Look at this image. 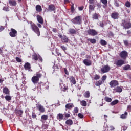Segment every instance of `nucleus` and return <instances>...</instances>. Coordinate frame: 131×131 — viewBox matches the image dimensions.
Masks as SVG:
<instances>
[{
	"instance_id": "1",
	"label": "nucleus",
	"mask_w": 131,
	"mask_h": 131,
	"mask_svg": "<svg viewBox=\"0 0 131 131\" xmlns=\"http://www.w3.org/2000/svg\"><path fill=\"white\" fill-rule=\"evenodd\" d=\"M30 24L31 30L36 33L37 36H40V30L39 28H41L42 27L41 24L37 23L36 25L34 23L30 21Z\"/></svg>"
},
{
	"instance_id": "2",
	"label": "nucleus",
	"mask_w": 131,
	"mask_h": 131,
	"mask_svg": "<svg viewBox=\"0 0 131 131\" xmlns=\"http://www.w3.org/2000/svg\"><path fill=\"white\" fill-rule=\"evenodd\" d=\"M41 77H42V74L40 72H37L35 75L32 77L31 81L34 84H37Z\"/></svg>"
},
{
	"instance_id": "3",
	"label": "nucleus",
	"mask_w": 131,
	"mask_h": 131,
	"mask_svg": "<svg viewBox=\"0 0 131 131\" xmlns=\"http://www.w3.org/2000/svg\"><path fill=\"white\" fill-rule=\"evenodd\" d=\"M121 26L123 27V29H129L131 28V22H127L126 20L123 19Z\"/></svg>"
},
{
	"instance_id": "4",
	"label": "nucleus",
	"mask_w": 131,
	"mask_h": 131,
	"mask_svg": "<svg viewBox=\"0 0 131 131\" xmlns=\"http://www.w3.org/2000/svg\"><path fill=\"white\" fill-rule=\"evenodd\" d=\"M82 18L81 16H77L75 18L72 19L71 21L73 24L79 25L81 24Z\"/></svg>"
},
{
	"instance_id": "5",
	"label": "nucleus",
	"mask_w": 131,
	"mask_h": 131,
	"mask_svg": "<svg viewBox=\"0 0 131 131\" xmlns=\"http://www.w3.org/2000/svg\"><path fill=\"white\" fill-rule=\"evenodd\" d=\"M86 33L88 35H90L91 36H96V35H98V32L96 30L91 28L87 30Z\"/></svg>"
},
{
	"instance_id": "6",
	"label": "nucleus",
	"mask_w": 131,
	"mask_h": 131,
	"mask_svg": "<svg viewBox=\"0 0 131 131\" xmlns=\"http://www.w3.org/2000/svg\"><path fill=\"white\" fill-rule=\"evenodd\" d=\"M119 56L121 57V59H123V60H126V58L128 57V53L124 50L120 52Z\"/></svg>"
},
{
	"instance_id": "7",
	"label": "nucleus",
	"mask_w": 131,
	"mask_h": 131,
	"mask_svg": "<svg viewBox=\"0 0 131 131\" xmlns=\"http://www.w3.org/2000/svg\"><path fill=\"white\" fill-rule=\"evenodd\" d=\"M9 35L11 37H17L18 32L15 29L11 28L9 32Z\"/></svg>"
},
{
	"instance_id": "8",
	"label": "nucleus",
	"mask_w": 131,
	"mask_h": 131,
	"mask_svg": "<svg viewBox=\"0 0 131 131\" xmlns=\"http://www.w3.org/2000/svg\"><path fill=\"white\" fill-rule=\"evenodd\" d=\"M114 64L118 67H121L122 65H124V64H125V61L123 59H119L118 60H115Z\"/></svg>"
},
{
	"instance_id": "9",
	"label": "nucleus",
	"mask_w": 131,
	"mask_h": 131,
	"mask_svg": "<svg viewBox=\"0 0 131 131\" xmlns=\"http://www.w3.org/2000/svg\"><path fill=\"white\" fill-rule=\"evenodd\" d=\"M36 107L37 110H38V111H39V112L41 113H45V112H46L45 107H43V106H42L41 104L37 103L36 104Z\"/></svg>"
},
{
	"instance_id": "10",
	"label": "nucleus",
	"mask_w": 131,
	"mask_h": 131,
	"mask_svg": "<svg viewBox=\"0 0 131 131\" xmlns=\"http://www.w3.org/2000/svg\"><path fill=\"white\" fill-rule=\"evenodd\" d=\"M58 36L63 43H68L69 42V39H68V37L66 35H59Z\"/></svg>"
},
{
	"instance_id": "11",
	"label": "nucleus",
	"mask_w": 131,
	"mask_h": 131,
	"mask_svg": "<svg viewBox=\"0 0 131 131\" xmlns=\"http://www.w3.org/2000/svg\"><path fill=\"white\" fill-rule=\"evenodd\" d=\"M111 68L109 66H104L101 69V71L102 73H107V72H109L110 71Z\"/></svg>"
},
{
	"instance_id": "12",
	"label": "nucleus",
	"mask_w": 131,
	"mask_h": 131,
	"mask_svg": "<svg viewBox=\"0 0 131 131\" xmlns=\"http://www.w3.org/2000/svg\"><path fill=\"white\" fill-rule=\"evenodd\" d=\"M60 81L61 83H60L59 84L60 88H61L63 92H66V91L68 90V86H67V85L64 84V83H63V81H62V80H61Z\"/></svg>"
},
{
	"instance_id": "13",
	"label": "nucleus",
	"mask_w": 131,
	"mask_h": 131,
	"mask_svg": "<svg viewBox=\"0 0 131 131\" xmlns=\"http://www.w3.org/2000/svg\"><path fill=\"white\" fill-rule=\"evenodd\" d=\"M119 83H118V81L116 80H112L110 82V85L111 88H115V86H117Z\"/></svg>"
},
{
	"instance_id": "14",
	"label": "nucleus",
	"mask_w": 131,
	"mask_h": 131,
	"mask_svg": "<svg viewBox=\"0 0 131 131\" xmlns=\"http://www.w3.org/2000/svg\"><path fill=\"white\" fill-rule=\"evenodd\" d=\"M48 11L49 12H55L56 11V6L54 4H50L48 6Z\"/></svg>"
},
{
	"instance_id": "15",
	"label": "nucleus",
	"mask_w": 131,
	"mask_h": 131,
	"mask_svg": "<svg viewBox=\"0 0 131 131\" xmlns=\"http://www.w3.org/2000/svg\"><path fill=\"white\" fill-rule=\"evenodd\" d=\"M83 63L85 66H92V60H90L88 59H84Z\"/></svg>"
},
{
	"instance_id": "16",
	"label": "nucleus",
	"mask_w": 131,
	"mask_h": 131,
	"mask_svg": "<svg viewBox=\"0 0 131 131\" xmlns=\"http://www.w3.org/2000/svg\"><path fill=\"white\" fill-rule=\"evenodd\" d=\"M37 21L40 24H42V25L43 24V18H42V16L39 15H37Z\"/></svg>"
},
{
	"instance_id": "17",
	"label": "nucleus",
	"mask_w": 131,
	"mask_h": 131,
	"mask_svg": "<svg viewBox=\"0 0 131 131\" xmlns=\"http://www.w3.org/2000/svg\"><path fill=\"white\" fill-rule=\"evenodd\" d=\"M96 5L95 4H90L89 6V13H92V11H95Z\"/></svg>"
},
{
	"instance_id": "18",
	"label": "nucleus",
	"mask_w": 131,
	"mask_h": 131,
	"mask_svg": "<svg viewBox=\"0 0 131 131\" xmlns=\"http://www.w3.org/2000/svg\"><path fill=\"white\" fill-rule=\"evenodd\" d=\"M3 93L5 95H10V90L8 87H4L3 89Z\"/></svg>"
},
{
	"instance_id": "19",
	"label": "nucleus",
	"mask_w": 131,
	"mask_h": 131,
	"mask_svg": "<svg viewBox=\"0 0 131 131\" xmlns=\"http://www.w3.org/2000/svg\"><path fill=\"white\" fill-rule=\"evenodd\" d=\"M64 119V115L62 113H59L57 114V119L61 121V120H63Z\"/></svg>"
},
{
	"instance_id": "20",
	"label": "nucleus",
	"mask_w": 131,
	"mask_h": 131,
	"mask_svg": "<svg viewBox=\"0 0 131 131\" xmlns=\"http://www.w3.org/2000/svg\"><path fill=\"white\" fill-rule=\"evenodd\" d=\"M15 114H16L17 116H19V117H21V116H22V115L23 114V111L21 110H16L15 111Z\"/></svg>"
},
{
	"instance_id": "21",
	"label": "nucleus",
	"mask_w": 131,
	"mask_h": 131,
	"mask_svg": "<svg viewBox=\"0 0 131 131\" xmlns=\"http://www.w3.org/2000/svg\"><path fill=\"white\" fill-rule=\"evenodd\" d=\"M118 13L117 12H114L112 13L111 17L113 19H114L115 20H116V19H118Z\"/></svg>"
},
{
	"instance_id": "22",
	"label": "nucleus",
	"mask_w": 131,
	"mask_h": 131,
	"mask_svg": "<svg viewBox=\"0 0 131 131\" xmlns=\"http://www.w3.org/2000/svg\"><path fill=\"white\" fill-rule=\"evenodd\" d=\"M73 107H74L73 103H67L66 105V110H67V109L71 110V108H73Z\"/></svg>"
},
{
	"instance_id": "23",
	"label": "nucleus",
	"mask_w": 131,
	"mask_h": 131,
	"mask_svg": "<svg viewBox=\"0 0 131 131\" xmlns=\"http://www.w3.org/2000/svg\"><path fill=\"white\" fill-rule=\"evenodd\" d=\"M69 80L71 83L73 84H76V80H75V78L73 76H71L69 77Z\"/></svg>"
},
{
	"instance_id": "24",
	"label": "nucleus",
	"mask_w": 131,
	"mask_h": 131,
	"mask_svg": "<svg viewBox=\"0 0 131 131\" xmlns=\"http://www.w3.org/2000/svg\"><path fill=\"white\" fill-rule=\"evenodd\" d=\"M24 68H25V70H30L31 68L30 63H29V62H27V63H25Z\"/></svg>"
},
{
	"instance_id": "25",
	"label": "nucleus",
	"mask_w": 131,
	"mask_h": 131,
	"mask_svg": "<svg viewBox=\"0 0 131 131\" xmlns=\"http://www.w3.org/2000/svg\"><path fill=\"white\" fill-rule=\"evenodd\" d=\"M9 4L13 7L17 6V2H16V0H9Z\"/></svg>"
},
{
	"instance_id": "26",
	"label": "nucleus",
	"mask_w": 131,
	"mask_h": 131,
	"mask_svg": "<svg viewBox=\"0 0 131 131\" xmlns=\"http://www.w3.org/2000/svg\"><path fill=\"white\" fill-rule=\"evenodd\" d=\"M128 114V113L127 112H125L120 116V118H121V119H126Z\"/></svg>"
},
{
	"instance_id": "27",
	"label": "nucleus",
	"mask_w": 131,
	"mask_h": 131,
	"mask_svg": "<svg viewBox=\"0 0 131 131\" xmlns=\"http://www.w3.org/2000/svg\"><path fill=\"white\" fill-rule=\"evenodd\" d=\"M36 11L38 12V13H40L41 11H42V8H41V6L40 5H36Z\"/></svg>"
},
{
	"instance_id": "28",
	"label": "nucleus",
	"mask_w": 131,
	"mask_h": 131,
	"mask_svg": "<svg viewBox=\"0 0 131 131\" xmlns=\"http://www.w3.org/2000/svg\"><path fill=\"white\" fill-rule=\"evenodd\" d=\"M116 93H121L122 92V88L119 86H117L114 89Z\"/></svg>"
},
{
	"instance_id": "29",
	"label": "nucleus",
	"mask_w": 131,
	"mask_h": 131,
	"mask_svg": "<svg viewBox=\"0 0 131 131\" xmlns=\"http://www.w3.org/2000/svg\"><path fill=\"white\" fill-rule=\"evenodd\" d=\"M99 16H100L99 14L95 13L94 14H93L92 18L94 20H98L99 19Z\"/></svg>"
},
{
	"instance_id": "30",
	"label": "nucleus",
	"mask_w": 131,
	"mask_h": 131,
	"mask_svg": "<svg viewBox=\"0 0 131 131\" xmlns=\"http://www.w3.org/2000/svg\"><path fill=\"white\" fill-rule=\"evenodd\" d=\"M123 70L127 71V70H131V67L129 64H126V66L123 67Z\"/></svg>"
},
{
	"instance_id": "31",
	"label": "nucleus",
	"mask_w": 131,
	"mask_h": 131,
	"mask_svg": "<svg viewBox=\"0 0 131 131\" xmlns=\"http://www.w3.org/2000/svg\"><path fill=\"white\" fill-rule=\"evenodd\" d=\"M101 2L102 4H103V7L106 8L107 6H108V1L107 0H101Z\"/></svg>"
},
{
	"instance_id": "32",
	"label": "nucleus",
	"mask_w": 131,
	"mask_h": 131,
	"mask_svg": "<svg viewBox=\"0 0 131 131\" xmlns=\"http://www.w3.org/2000/svg\"><path fill=\"white\" fill-rule=\"evenodd\" d=\"M66 124L67 125H72V124H73V121H72V120L71 119L67 120L66 121Z\"/></svg>"
},
{
	"instance_id": "33",
	"label": "nucleus",
	"mask_w": 131,
	"mask_h": 131,
	"mask_svg": "<svg viewBox=\"0 0 131 131\" xmlns=\"http://www.w3.org/2000/svg\"><path fill=\"white\" fill-rule=\"evenodd\" d=\"M90 96H91V93H90V91H86L84 93V97L85 98H90Z\"/></svg>"
},
{
	"instance_id": "34",
	"label": "nucleus",
	"mask_w": 131,
	"mask_h": 131,
	"mask_svg": "<svg viewBox=\"0 0 131 131\" xmlns=\"http://www.w3.org/2000/svg\"><path fill=\"white\" fill-rule=\"evenodd\" d=\"M102 84H103V81L101 80H99L95 83V85L96 86H100V85H102Z\"/></svg>"
},
{
	"instance_id": "35",
	"label": "nucleus",
	"mask_w": 131,
	"mask_h": 131,
	"mask_svg": "<svg viewBox=\"0 0 131 131\" xmlns=\"http://www.w3.org/2000/svg\"><path fill=\"white\" fill-rule=\"evenodd\" d=\"M88 41H90L91 43H93V45H95L96 42H97V41L96 40V39H92V38H89L87 39Z\"/></svg>"
},
{
	"instance_id": "36",
	"label": "nucleus",
	"mask_w": 131,
	"mask_h": 131,
	"mask_svg": "<svg viewBox=\"0 0 131 131\" xmlns=\"http://www.w3.org/2000/svg\"><path fill=\"white\" fill-rule=\"evenodd\" d=\"M119 101L118 100L116 99L114 101H113L111 103L110 105L111 106H114V105H116V104H118Z\"/></svg>"
},
{
	"instance_id": "37",
	"label": "nucleus",
	"mask_w": 131,
	"mask_h": 131,
	"mask_svg": "<svg viewBox=\"0 0 131 131\" xmlns=\"http://www.w3.org/2000/svg\"><path fill=\"white\" fill-rule=\"evenodd\" d=\"M69 32L70 34H75V33H76V30L74 29H70L69 30Z\"/></svg>"
},
{
	"instance_id": "38",
	"label": "nucleus",
	"mask_w": 131,
	"mask_h": 131,
	"mask_svg": "<svg viewBox=\"0 0 131 131\" xmlns=\"http://www.w3.org/2000/svg\"><path fill=\"white\" fill-rule=\"evenodd\" d=\"M38 57H39V55L34 54L32 56L33 60H35V61H37L38 60Z\"/></svg>"
},
{
	"instance_id": "39",
	"label": "nucleus",
	"mask_w": 131,
	"mask_h": 131,
	"mask_svg": "<svg viewBox=\"0 0 131 131\" xmlns=\"http://www.w3.org/2000/svg\"><path fill=\"white\" fill-rule=\"evenodd\" d=\"M104 100L105 101V102H107L108 103H110V102H112V99L107 96H105L104 97Z\"/></svg>"
},
{
	"instance_id": "40",
	"label": "nucleus",
	"mask_w": 131,
	"mask_h": 131,
	"mask_svg": "<svg viewBox=\"0 0 131 131\" xmlns=\"http://www.w3.org/2000/svg\"><path fill=\"white\" fill-rule=\"evenodd\" d=\"M100 43L101 45V46H107V41H106L105 40H101Z\"/></svg>"
},
{
	"instance_id": "41",
	"label": "nucleus",
	"mask_w": 131,
	"mask_h": 131,
	"mask_svg": "<svg viewBox=\"0 0 131 131\" xmlns=\"http://www.w3.org/2000/svg\"><path fill=\"white\" fill-rule=\"evenodd\" d=\"M49 116L47 115H43L41 117V119L42 120H48Z\"/></svg>"
},
{
	"instance_id": "42",
	"label": "nucleus",
	"mask_w": 131,
	"mask_h": 131,
	"mask_svg": "<svg viewBox=\"0 0 131 131\" xmlns=\"http://www.w3.org/2000/svg\"><path fill=\"white\" fill-rule=\"evenodd\" d=\"M5 100H6L8 102H10L12 100V97L9 95H6L5 96Z\"/></svg>"
},
{
	"instance_id": "43",
	"label": "nucleus",
	"mask_w": 131,
	"mask_h": 131,
	"mask_svg": "<svg viewBox=\"0 0 131 131\" xmlns=\"http://www.w3.org/2000/svg\"><path fill=\"white\" fill-rule=\"evenodd\" d=\"M80 104L81 106H83V107H85V106H86L87 105V103L86 101H85V100H82L80 101Z\"/></svg>"
},
{
	"instance_id": "44",
	"label": "nucleus",
	"mask_w": 131,
	"mask_h": 131,
	"mask_svg": "<svg viewBox=\"0 0 131 131\" xmlns=\"http://www.w3.org/2000/svg\"><path fill=\"white\" fill-rule=\"evenodd\" d=\"M78 117H79V118H80L81 119L84 118V115H83V114H82L81 113H79L78 114Z\"/></svg>"
},
{
	"instance_id": "45",
	"label": "nucleus",
	"mask_w": 131,
	"mask_h": 131,
	"mask_svg": "<svg viewBox=\"0 0 131 131\" xmlns=\"http://www.w3.org/2000/svg\"><path fill=\"white\" fill-rule=\"evenodd\" d=\"M123 42H124V45H125L126 47H128L129 46V43H128V40H124Z\"/></svg>"
},
{
	"instance_id": "46",
	"label": "nucleus",
	"mask_w": 131,
	"mask_h": 131,
	"mask_svg": "<svg viewBox=\"0 0 131 131\" xmlns=\"http://www.w3.org/2000/svg\"><path fill=\"white\" fill-rule=\"evenodd\" d=\"M130 6H131V4L129 1H127L125 3V6L127 7V8H130Z\"/></svg>"
},
{
	"instance_id": "47",
	"label": "nucleus",
	"mask_w": 131,
	"mask_h": 131,
	"mask_svg": "<svg viewBox=\"0 0 131 131\" xmlns=\"http://www.w3.org/2000/svg\"><path fill=\"white\" fill-rule=\"evenodd\" d=\"M73 113H74L75 114H76L77 113H78V107H76L74 108L73 110Z\"/></svg>"
},
{
	"instance_id": "48",
	"label": "nucleus",
	"mask_w": 131,
	"mask_h": 131,
	"mask_svg": "<svg viewBox=\"0 0 131 131\" xmlns=\"http://www.w3.org/2000/svg\"><path fill=\"white\" fill-rule=\"evenodd\" d=\"M101 79H102V82H104V81L106 80V79H107V75H103Z\"/></svg>"
},
{
	"instance_id": "49",
	"label": "nucleus",
	"mask_w": 131,
	"mask_h": 131,
	"mask_svg": "<svg viewBox=\"0 0 131 131\" xmlns=\"http://www.w3.org/2000/svg\"><path fill=\"white\" fill-rule=\"evenodd\" d=\"M70 114L67 113L66 112H64V117H66V118H68L70 117Z\"/></svg>"
},
{
	"instance_id": "50",
	"label": "nucleus",
	"mask_w": 131,
	"mask_h": 131,
	"mask_svg": "<svg viewBox=\"0 0 131 131\" xmlns=\"http://www.w3.org/2000/svg\"><path fill=\"white\" fill-rule=\"evenodd\" d=\"M61 49H62V51H67V48L65 47L64 45H61L60 46Z\"/></svg>"
},
{
	"instance_id": "51",
	"label": "nucleus",
	"mask_w": 131,
	"mask_h": 131,
	"mask_svg": "<svg viewBox=\"0 0 131 131\" xmlns=\"http://www.w3.org/2000/svg\"><path fill=\"white\" fill-rule=\"evenodd\" d=\"M75 11V9H74V4H72L71 5V12L74 13V11Z\"/></svg>"
},
{
	"instance_id": "52",
	"label": "nucleus",
	"mask_w": 131,
	"mask_h": 131,
	"mask_svg": "<svg viewBox=\"0 0 131 131\" xmlns=\"http://www.w3.org/2000/svg\"><path fill=\"white\" fill-rule=\"evenodd\" d=\"M100 78V75L96 74L94 79H95V80H98V79H99Z\"/></svg>"
},
{
	"instance_id": "53",
	"label": "nucleus",
	"mask_w": 131,
	"mask_h": 131,
	"mask_svg": "<svg viewBox=\"0 0 131 131\" xmlns=\"http://www.w3.org/2000/svg\"><path fill=\"white\" fill-rule=\"evenodd\" d=\"M99 26H100V27H102V28H104V26H105V25H104V23L103 21H99Z\"/></svg>"
},
{
	"instance_id": "54",
	"label": "nucleus",
	"mask_w": 131,
	"mask_h": 131,
	"mask_svg": "<svg viewBox=\"0 0 131 131\" xmlns=\"http://www.w3.org/2000/svg\"><path fill=\"white\" fill-rule=\"evenodd\" d=\"M38 60L39 62H40L41 63H42V61H43V60L42 59V57H41L40 55H39V57H38Z\"/></svg>"
},
{
	"instance_id": "55",
	"label": "nucleus",
	"mask_w": 131,
	"mask_h": 131,
	"mask_svg": "<svg viewBox=\"0 0 131 131\" xmlns=\"http://www.w3.org/2000/svg\"><path fill=\"white\" fill-rule=\"evenodd\" d=\"M90 5H95V0H89Z\"/></svg>"
},
{
	"instance_id": "56",
	"label": "nucleus",
	"mask_w": 131,
	"mask_h": 131,
	"mask_svg": "<svg viewBox=\"0 0 131 131\" xmlns=\"http://www.w3.org/2000/svg\"><path fill=\"white\" fill-rule=\"evenodd\" d=\"M16 60L18 63H21L22 62V59L19 57H16Z\"/></svg>"
},
{
	"instance_id": "57",
	"label": "nucleus",
	"mask_w": 131,
	"mask_h": 131,
	"mask_svg": "<svg viewBox=\"0 0 131 131\" xmlns=\"http://www.w3.org/2000/svg\"><path fill=\"white\" fill-rule=\"evenodd\" d=\"M32 118H33V119L36 118V117H37L36 114H35V113H32Z\"/></svg>"
},
{
	"instance_id": "58",
	"label": "nucleus",
	"mask_w": 131,
	"mask_h": 131,
	"mask_svg": "<svg viewBox=\"0 0 131 131\" xmlns=\"http://www.w3.org/2000/svg\"><path fill=\"white\" fill-rule=\"evenodd\" d=\"M3 11H5V12H9V11H10L9 8L5 7L3 8Z\"/></svg>"
},
{
	"instance_id": "59",
	"label": "nucleus",
	"mask_w": 131,
	"mask_h": 131,
	"mask_svg": "<svg viewBox=\"0 0 131 131\" xmlns=\"http://www.w3.org/2000/svg\"><path fill=\"white\" fill-rule=\"evenodd\" d=\"M96 6L98 9H101V8H102V5L100 3H97Z\"/></svg>"
},
{
	"instance_id": "60",
	"label": "nucleus",
	"mask_w": 131,
	"mask_h": 131,
	"mask_svg": "<svg viewBox=\"0 0 131 131\" xmlns=\"http://www.w3.org/2000/svg\"><path fill=\"white\" fill-rule=\"evenodd\" d=\"M110 129L111 131H114L115 130V128L113 126H110Z\"/></svg>"
},
{
	"instance_id": "61",
	"label": "nucleus",
	"mask_w": 131,
	"mask_h": 131,
	"mask_svg": "<svg viewBox=\"0 0 131 131\" xmlns=\"http://www.w3.org/2000/svg\"><path fill=\"white\" fill-rule=\"evenodd\" d=\"M83 9H84V7H83V6H81V7H78L79 11H82V10H83Z\"/></svg>"
},
{
	"instance_id": "62",
	"label": "nucleus",
	"mask_w": 131,
	"mask_h": 131,
	"mask_svg": "<svg viewBox=\"0 0 131 131\" xmlns=\"http://www.w3.org/2000/svg\"><path fill=\"white\" fill-rule=\"evenodd\" d=\"M52 31H53V32H54L55 33H56L58 32V30H57V29H56V28H53Z\"/></svg>"
},
{
	"instance_id": "63",
	"label": "nucleus",
	"mask_w": 131,
	"mask_h": 131,
	"mask_svg": "<svg viewBox=\"0 0 131 131\" xmlns=\"http://www.w3.org/2000/svg\"><path fill=\"white\" fill-rule=\"evenodd\" d=\"M115 6L116 7H119V3H118L117 2L115 1Z\"/></svg>"
},
{
	"instance_id": "64",
	"label": "nucleus",
	"mask_w": 131,
	"mask_h": 131,
	"mask_svg": "<svg viewBox=\"0 0 131 131\" xmlns=\"http://www.w3.org/2000/svg\"><path fill=\"white\" fill-rule=\"evenodd\" d=\"M123 130L125 131L127 129V127L126 126H124L122 127Z\"/></svg>"
}]
</instances>
